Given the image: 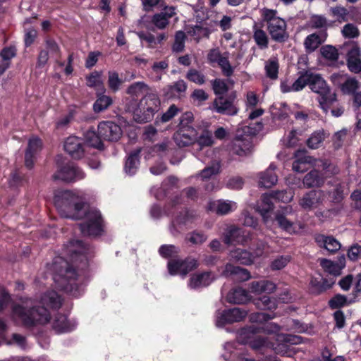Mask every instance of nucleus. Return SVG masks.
I'll use <instances>...</instances> for the list:
<instances>
[{
  "label": "nucleus",
  "instance_id": "1",
  "mask_svg": "<svg viewBox=\"0 0 361 361\" xmlns=\"http://www.w3.org/2000/svg\"><path fill=\"white\" fill-rule=\"evenodd\" d=\"M54 204L66 217L73 219H84L80 224L84 235H98L102 231V219L99 211L87 205L82 196L70 190L59 191L54 197Z\"/></svg>",
  "mask_w": 361,
  "mask_h": 361
},
{
  "label": "nucleus",
  "instance_id": "2",
  "mask_svg": "<svg viewBox=\"0 0 361 361\" xmlns=\"http://www.w3.org/2000/svg\"><path fill=\"white\" fill-rule=\"evenodd\" d=\"M39 304L41 305L30 307L26 302L25 306H14L13 317L19 319L27 326L36 324H45L50 321V313L44 305L52 309H58L61 305V298L56 292L48 291L43 295Z\"/></svg>",
  "mask_w": 361,
  "mask_h": 361
},
{
  "label": "nucleus",
  "instance_id": "3",
  "mask_svg": "<svg viewBox=\"0 0 361 361\" xmlns=\"http://www.w3.org/2000/svg\"><path fill=\"white\" fill-rule=\"evenodd\" d=\"M259 333V329L255 325H252L247 328L243 329L239 333L238 341L242 344H248L252 349L255 350H262L267 348H272L276 353L291 356L292 351L288 349L287 344H298L300 342V338L291 335H279L278 341L284 342L285 343H279L276 346L269 341L267 338L257 336Z\"/></svg>",
  "mask_w": 361,
  "mask_h": 361
},
{
  "label": "nucleus",
  "instance_id": "4",
  "mask_svg": "<svg viewBox=\"0 0 361 361\" xmlns=\"http://www.w3.org/2000/svg\"><path fill=\"white\" fill-rule=\"evenodd\" d=\"M161 99L154 92H147L135 105H130L128 110L131 111L133 119L140 123L150 122L161 109Z\"/></svg>",
  "mask_w": 361,
  "mask_h": 361
},
{
  "label": "nucleus",
  "instance_id": "5",
  "mask_svg": "<svg viewBox=\"0 0 361 361\" xmlns=\"http://www.w3.org/2000/svg\"><path fill=\"white\" fill-rule=\"evenodd\" d=\"M54 271V280L59 286L69 292L74 296H78L76 291L78 285L75 282L77 274L75 269H72L67 262L62 257H56L52 264Z\"/></svg>",
  "mask_w": 361,
  "mask_h": 361
},
{
  "label": "nucleus",
  "instance_id": "6",
  "mask_svg": "<svg viewBox=\"0 0 361 361\" xmlns=\"http://www.w3.org/2000/svg\"><path fill=\"white\" fill-rule=\"evenodd\" d=\"M261 16L273 40L283 42L288 38L286 22L278 16L276 10L264 8L261 10Z\"/></svg>",
  "mask_w": 361,
  "mask_h": 361
},
{
  "label": "nucleus",
  "instance_id": "7",
  "mask_svg": "<svg viewBox=\"0 0 361 361\" xmlns=\"http://www.w3.org/2000/svg\"><path fill=\"white\" fill-rule=\"evenodd\" d=\"M309 86L313 92L319 94V106L324 112H327L329 106L336 101V94L330 90L326 81L318 74L311 73Z\"/></svg>",
  "mask_w": 361,
  "mask_h": 361
},
{
  "label": "nucleus",
  "instance_id": "8",
  "mask_svg": "<svg viewBox=\"0 0 361 361\" xmlns=\"http://www.w3.org/2000/svg\"><path fill=\"white\" fill-rule=\"evenodd\" d=\"M291 215L297 216L293 207L287 205L281 207L275 213V220L278 226L284 231L294 234L303 228V225L298 221H293L289 218Z\"/></svg>",
  "mask_w": 361,
  "mask_h": 361
},
{
  "label": "nucleus",
  "instance_id": "9",
  "mask_svg": "<svg viewBox=\"0 0 361 361\" xmlns=\"http://www.w3.org/2000/svg\"><path fill=\"white\" fill-rule=\"evenodd\" d=\"M228 57V52L221 54L219 48L211 49L207 54L208 62L211 64L217 63L224 75L226 77L231 76L234 71V68L231 66Z\"/></svg>",
  "mask_w": 361,
  "mask_h": 361
},
{
  "label": "nucleus",
  "instance_id": "10",
  "mask_svg": "<svg viewBox=\"0 0 361 361\" xmlns=\"http://www.w3.org/2000/svg\"><path fill=\"white\" fill-rule=\"evenodd\" d=\"M325 198L323 190H313L305 193L298 200L300 207L305 211H311L322 204Z\"/></svg>",
  "mask_w": 361,
  "mask_h": 361
},
{
  "label": "nucleus",
  "instance_id": "11",
  "mask_svg": "<svg viewBox=\"0 0 361 361\" xmlns=\"http://www.w3.org/2000/svg\"><path fill=\"white\" fill-rule=\"evenodd\" d=\"M250 237L242 228L234 225H231L226 228L222 235V239L225 244L231 245H243L250 240Z\"/></svg>",
  "mask_w": 361,
  "mask_h": 361
},
{
  "label": "nucleus",
  "instance_id": "12",
  "mask_svg": "<svg viewBox=\"0 0 361 361\" xmlns=\"http://www.w3.org/2000/svg\"><path fill=\"white\" fill-rule=\"evenodd\" d=\"M198 266L196 259L188 258L185 260L173 259L168 263V269L171 275L180 274L185 276Z\"/></svg>",
  "mask_w": 361,
  "mask_h": 361
},
{
  "label": "nucleus",
  "instance_id": "13",
  "mask_svg": "<svg viewBox=\"0 0 361 361\" xmlns=\"http://www.w3.org/2000/svg\"><path fill=\"white\" fill-rule=\"evenodd\" d=\"M247 315V311L238 307L219 312L216 315V325L224 326L226 324L238 322L243 320Z\"/></svg>",
  "mask_w": 361,
  "mask_h": 361
},
{
  "label": "nucleus",
  "instance_id": "14",
  "mask_svg": "<svg viewBox=\"0 0 361 361\" xmlns=\"http://www.w3.org/2000/svg\"><path fill=\"white\" fill-rule=\"evenodd\" d=\"M87 252V248L80 240L71 241L64 248V254L69 257L72 262H77L78 260L85 262Z\"/></svg>",
  "mask_w": 361,
  "mask_h": 361
},
{
  "label": "nucleus",
  "instance_id": "15",
  "mask_svg": "<svg viewBox=\"0 0 361 361\" xmlns=\"http://www.w3.org/2000/svg\"><path fill=\"white\" fill-rule=\"evenodd\" d=\"M85 178V173L75 166L73 164H67L54 175V179H60L66 182L75 181Z\"/></svg>",
  "mask_w": 361,
  "mask_h": 361
},
{
  "label": "nucleus",
  "instance_id": "16",
  "mask_svg": "<svg viewBox=\"0 0 361 361\" xmlns=\"http://www.w3.org/2000/svg\"><path fill=\"white\" fill-rule=\"evenodd\" d=\"M173 138L179 147L188 146L195 142L197 131L192 126H182L174 134Z\"/></svg>",
  "mask_w": 361,
  "mask_h": 361
},
{
  "label": "nucleus",
  "instance_id": "17",
  "mask_svg": "<svg viewBox=\"0 0 361 361\" xmlns=\"http://www.w3.org/2000/svg\"><path fill=\"white\" fill-rule=\"evenodd\" d=\"M98 133L102 139L108 141H117L122 135L119 126L111 121H104L98 126Z\"/></svg>",
  "mask_w": 361,
  "mask_h": 361
},
{
  "label": "nucleus",
  "instance_id": "18",
  "mask_svg": "<svg viewBox=\"0 0 361 361\" xmlns=\"http://www.w3.org/2000/svg\"><path fill=\"white\" fill-rule=\"evenodd\" d=\"M64 149L75 159L82 158L85 151L82 140L75 136H70L66 140Z\"/></svg>",
  "mask_w": 361,
  "mask_h": 361
},
{
  "label": "nucleus",
  "instance_id": "19",
  "mask_svg": "<svg viewBox=\"0 0 361 361\" xmlns=\"http://www.w3.org/2000/svg\"><path fill=\"white\" fill-rule=\"evenodd\" d=\"M272 198L271 194H264L255 206L256 211L262 216L263 221L266 224L271 220V213L274 208Z\"/></svg>",
  "mask_w": 361,
  "mask_h": 361
},
{
  "label": "nucleus",
  "instance_id": "20",
  "mask_svg": "<svg viewBox=\"0 0 361 361\" xmlns=\"http://www.w3.org/2000/svg\"><path fill=\"white\" fill-rule=\"evenodd\" d=\"M207 208L209 211L223 216L235 211L237 209V204L231 200H218L209 201Z\"/></svg>",
  "mask_w": 361,
  "mask_h": 361
},
{
  "label": "nucleus",
  "instance_id": "21",
  "mask_svg": "<svg viewBox=\"0 0 361 361\" xmlns=\"http://www.w3.org/2000/svg\"><path fill=\"white\" fill-rule=\"evenodd\" d=\"M295 157L296 159L293 162L292 168L295 172L303 173L308 169L309 166H319L317 159L304 154L302 151H298Z\"/></svg>",
  "mask_w": 361,
  "mask_h": 361
},
{
  "label": "nucleus",
  "instance_id": "22",
  "mask_svg": "<svg viewBox=\"0 0 361 361\" xmlns=\"http://www.w3.org/2000/svg\"><path fill=\"white\" fill-rule=\"evenodd\" d=\"M42 148V140L37 137H32L28 141V145L25 154L26 167L31 169L34 165L36 155Z\"/></svg>",
  "mask_w": 361,
  "mask_h": 361
},
{
  "label": "nucleus",
  "instance_id": "23",
  "mask_svg": "<svg viewBox=\"0 0 361 361\" xmlns=\"http://www.w3.org/2000/svg\"><path fill=\"white\" fill-rule=\"evenodd\" d=\"M347 66L349 71L354 73L361 72V50L355 44L347 54Z\"/></svg>",
  "mask_w": 361,
  "mask_h": 361
},
{
  "label": "nucleus",
  "instance_id": "24",
  "mask_svg": "<svg viewBox=\"0 0 361 361\" xmlns=\"http://www.w3.org/2000/svg\"><path fill=\"white\" fill-rule=\"evenodd\" d=\"M214 109L216 112L228 116L235 115L238 109L233 102L224 97H219L214 102Z\"/></svg>",
  "mask_w": 361,
  "mask_h": 361
},
{
  "label": "nucleus",
  "instance_id": "25",
  "mask_svg": "<svg viewBox=\"0 0 361 361\" xmlns=\"http://www.w3.org/2000/svg\"><path fill=\"white\" fill-rule=\"evenodd\" d=\"M276 168L274 164H271L266 171L258 174L259 186L269 188L277 183L278 177L274 172Z\"/></svg>",
  "mask_w": 361,
  "mask_h": 361
},
{
  "label": "nucleus",
  "instance_id": "26",
  "mask_svg": "<svg viewBox=\"0 0 361 361\" xmlns=\"http://www.w3.org/2000/svg\"><path fill=\"white\" fill-rule=\"evenodd\" d=\"M315 240L319 246L325 248L330 252H336L341 247L340 242L334 237L319 234L316 235Z\"/></svg>",
  "mask_w": 361,
  "mask_h": 361
},
{
  "label": "nucleus",
  "instance_id": "27",
  "mask_svg": "<svg viewBox=\"0 0 361 361\" xmlns=\"http://www.w3.org/2000/svg\"><path fill=\"white\" fill-rule=\"evenodd\" d=\"M214 280V275L210 272H204L192 275L188 283L191 288H199L209 286Z\"/></svg>",
  "mask_w": 361,
  "mask_h": 361
},
{
  "label": "nucleus",
  "instance_id": "28",
  "mask_svg": "<svg viewBox=\"0 0 361 361\" xmlns=\"http://www.w3.org/2000/svg\"><path fill=\"white\" fill-rule=\"evenodd\" d=\"M326 36L327 35L324 32L313 33L308 35L304 41V46L306 51L312 52L316 50L319 46L326 40Z\"/></svg>",
  "mask_w": 361,
  "mask_h": 361
},
{
  "label": "nucleus",
  "instance_id": "29",
  "mask_svg": "<svg viewBox=\"0 0 361 361\" xmlns=\"http://www.w3.org/2000/svg\"><path fill=\"white\" fill-rule=\"evenodd\" d=\"M325 180L323 174L317 170H312L306 174L303 178V184L305 188H310L313 187L322 186Z\"/></svg>",
  "mask_w": 361,
  "mask_h": 361
},
{
  "label": "nucleus",
  "instance_id": "30",
  "mask_svg": "<svg viewBox=\"0 0 361 361\" xmlns=\"http://www.w3.org/2000/svg\"><path fill=\"white\" fill-rule=\"evenodd\" d=\"M229 256L231 260L245 265L252 264L254 260L252 254L250 253L246 250L240 248H235L231 250Z\"/></svg>",
  "mask_w": 361,
  "mask_h": 361
},
{
  "label": "nucleus",
  "instance_id": "31",
  "mask_svg": "<svg viewBox=\"0 0 361 361\" xmlns=\"http://www.w3.org/2000/svg\"><path fill=\"white\" fill-rule=\"evenodd\" d=\"M225 276H235L236 279L240 281H247L250 278V273L245 269L239 267H235L231 264H227L223 271Z\"/></svg>",
  "mask_w": 361,
  "mask_h": 361
},
{
  "label": "nucleus",
  "instance_id": "32",
  "mask_svg": "<svg viewBox=\"0 0 361 361\" xmlns=\"http://www.w3.org/2000/svg\"><path fill=\"white\" fill-rule=\"evenodd\" d=\"M187 90V84L183 80H179L164 90V94L168 98L179 97Z\"/></svg>",
  "mask_w": 361,
  "mask_h": 361
},
{
  "label": "nucleus",
  "instance_id": "33",
  "mask_svg": "<svg viewBox=\"0 0 361 361\" xmlns=\"http://www.w3.org/2000/svg\"><path fill=\"white\" fill-rule=\"evenodd\" d=\"M54 329L59 333L70 331L74 329L75 325L67 320L63 314H57L52 324Z\"/></svg>",
  "mask_w": 361,
  "mask_h": 361
},
{
  "label": "nucleus",
  "instance_id": "34",
  "mask_svg": "<svg viewBox=\"0 0 361 361\" xmlns=\"http://www.w3.org/2000/svg\"><path fill=\"white\" fill-rule=\"evenodd\" d=\"M226 300L231 303H245L249 300V295L245 289L237 288L228 293Z\"/></svg>",
  "mask_w": 361,
  "mask_h": 361
},
{
  "label": "nucleus",
  "instance_id": "35",
  "mask_svg": "<svg viewBox=\"0 0 361 361\" xmlns=\"http://www.w3.org/2000/svg\"><path fill=\"white\" fill-rule=\"evenodd\" d=\"M102 73L99 71H94L87 76V85L90 87H93L97 91H101L102 93L105 92V88L103 85L102 79Z\"/></svg>",
  "mask_w": 361,
  "mask_h": 361
},
{
  "label": "nucleus",
  "instance_id": "36",
  "mask_svg": "<svg viewBox=\"0 0 361 361\" xmlns=\"http://www.w3.org/2000/svg\"><path fill=\"white\" fill-rule=\"evenodd\" d=\"M251 143L247 140L237 138L233 142V151L240 157L247 156L251 152Z\"/></svg>",
  "mask_w": 361,
  "mask_h": 361
},
{
  "label": "nucleus",
  "instance_id": "37",
  "mask_svg": "<svg viewBox=\"0 0 361 361\" xmlns=\"http://www.w3.org/2000/svg\"><path fill=\"white\" fill-rule=\"evenodd\" d=\"M325 137L326 135L324 130H316L307 140V145L312 149H318L325 140Z\"/></svg>",
  "mask_w": 361,
  "mask_h": 361
},
{
  "label": "nucleus",
  "instance_id": "38",
  "mask_svg": "<svg viewBox=\"0 0 361 361\" xmlns=\"http://www.w3.org/2000/svg\"><path fill=\"white\" fill-rule=\"evenodd\" d=\"M254 303L257 308L261 310H271L276 309L277 307L276 299L267 295H263L255 299Z\"/></svg>",
  "mask_w": 361,
  "mask_h": 361
},
{
  "label": "nucleus",
  "instance_id": "39",
  "mask_svg": "<svg viewBox=\"0 0 361 361\" xmlns=\"http://www.w3.org/2000/svg\"><path fill=\"white\" fill-rule=\"evenodd\" d=\"M279 61L275 57L271 58L265 62L264 69L266 75L271 79H276L279 73Z\"/></svg>",
  "mask_w": 361,
  "mask_h": 361
},
{
  "label": "nucleus",
  "instance_id": "40",
  "mask_svg": "<svg viewBox=\"0 0 361 361\" xmlns=\"http://www.w3.org/2000/svg\"><path fill=\"white\" fill-rule=\"evenodd\" d=\"M98 97L93 105L94 112L99 113L109 108L112 104V99L107 95L97 93Z\"/></svg>",
  "mask_w": 361,
  "mask_h": 361
},
{
  "label": "nucleus",
  "instance_id": "41",
  "mask_svg": "<svg viewBox=\"0 0 361 361\" xmlns=\"http://www.w3.org/2000/svg\"><path fill=\"white\" fill-rule=\"evenodd\" d=\"M149 87L144 82H135L126 90V93L133 97H138L143 92H149Z\"/></svg>",
  "mask_w": 361,
  "mask_h": 361
},
{
  "label": "nucleus",
  "instance_id": "42",
  "mask_svg": "<svg viewBox=\"0 0 361 361\" xmlns=\"http://www.w3.org/2000/svg\"><path fill=\"white\" fill-rule=\"evenodd\" d=\"M317 164H319V166L317 167L322 168V169L323 173H322V174H323V176L326 175L324 177L325 178L339 173V169L338 166L327 160L319 159L317 160Z\"/></svg>",
  "mask_w": 361,
  "mask_h": 361
},
{
  "label": "nucleus",
  "instance_id": "43",
  "mask_svg": "<svg viewBox=\"0 0 361 361\" xmlns=\"http://www.w3.org/2000/svg\"><path fill=\"white\" fill-rule=\"evenodd\" d=\"M168 68L169 62L166 60L154 62L152 66V71L154 74V80L156 81L161 80L162 75L166 73Z\"/></svg>",
  "mask_w": 361,
  "mask_h": 361
},
{
  "label": "nucleus",
  "instance_id": "44",
  "mask_svg": "<svg viewBox=\"0 0 361 361\" xmlns=\"http://www.w3.org/2000/svg\"><path fill=\"white\" fill-rule=\"evenodd\" d=\"M320 265L326 272L334 276L340 275L341 273V269L343 267L326 259H322L320 260Z\"/></svg>",
  "mask_w": 361,
  "mask_h": 361
},
{
  "label": "nucleus",
  "instance_id": "45",
  "mask_svg": "<svg viewBox=\"0 0 361 361\" xmlns=\"http://www.w3.org/2000/svg\"><path fill=\"white\" fill-rule=\"evenodd\" d=\"M221 171V164L219 161H215L210 166L201 171L200 176L202 180H207L213 176L217 175Z\"/></svg>",
  "mask_w": 361,
  "mask_h": 361
},
{
  "label": "nucleus",
  "instance_id": "46",
  "mask_svg": "<svg viewBox=\"0 0 361 361\" xmlns=\"http://www.w3.org/2000/svg\"><path fill=\"white\" fill-rule=\"evenodd\" d=\"M179 112V109L174 104L171 105L167 111L158 116L155 120V125H159L161 123H166L174 118Z\"/></svg>",
  "mask_w": 361,
  "mask_h": 361
},
{
  "label": "nucleus",
  "instance_id": "47",
  "mask_svg": "<svg viewBox=\"0 0 361 361\" xmlns=\"http://www.w3.org/2000/svg\"><path fill=\"white\" fill-rule=\"evenodd\" d=\"M85 140L88 145L102 149L103 147V144L102 142V137H100L99 134H96L94 130H89L85 133Z\"/></svg>",
  "mask_w": 361,
  "mask_h": 361
},
{
  "label": "nucleus",
  "instance_id": "48",
  "mask_svg": "<svg viewBox=\"0 0 361 361\" xmlns=\"http://www.w3.org/2000/svg\"><path fill=\"white\" fill-rule=\"evenodd\" d=\"M139 165L138 154H131L127 159L125 164V171L128 175H133L137 170Z\"/></svg>",
  "mask_w": 361,
  "mask_h": 361
},
{
  "label": "nucleus",
  "instance_id": "49",
  "mask_svg": "<svg viewBox=\"0 0 361 361\" xmlns=\"http://www.w3.org/2000/svg\"><path fill=\"white\" fill-rule=\"evenodd\" d=\"M253 38L261 49H265L268 47V37L266 32L256 26L254 27Z\"/></svg>",
  "mask_w": 361,
  "mask_h": 361
},
{
  "label": "nucleus",
  "instance_id": "50",
  "mask_svg": "<svg viewBox=\"0 0 361 361\" xmlns=\"http://www.w3.org/2000/svg\"><path fill=\"white\" fill-rule=\"evenodd\" d=\"M341 88L345 94H353L360 88V83L355 78H349L341 85Z\"/></svg>",
  "mask_w": 361,
  "mask_h": 361
},
{
  "label": "nucleus",
  "instance_id": "51",
  "mask_svg": "<svg viewBox=\"0 0 361 361\" xmlns=\"http://www.w3.org/2000/svg\"><path fill=\"white\" fill-rule=\"evenodd\" d=\"M311 73L306 72L302 74L293 84L292 90L293 92H298L302 90L307 85H309Z\"/></svg>",
  "mask_w": 361,
  "mask_h": 361
},
{
  "label": "nucleus",
  "instance_id": "52",
  "mask_svg": "<svg viewBox=\"0 0 361 361\" xmlns=\"http://www.w3.org/2000/svg\"><path fill=\"white\" fill-rule=\"evenodd\" d=\"M185 239L192 245H201L207 240V236L203 232L195 231L189 233Z\"/></svg>",
  "mask_w": 361,
  "mask_h": 361
},
{
  "label": "nucleus",
  "instance_id": "53",
  "mask_svg": "<svg viewBox=\"0 0 361 361\" xmlns=\"http://www.w3.org/2000/svg\"><path fill=\"white\" fill-rule=\"evenodd\" d=\"M122 80L119 78L118 73L116 71H109L108 73V85L109 87L113 91L116 92L118 90Z\"/></svg>",
  "mask_w": 361,
  "mask_h": 361
},
{
  "label": "nucleus",
  "instance_id": "54",
  "mask_svg": "<svg viewBox=\"0 0 361 361\" xmlns=\"http://www.w3.org/2000/svg\"><path fill=\"white\" fill-rule=\"evenodd\" d=\"M43 50H47L49 55L53 57H59L61 56V49L58 44L51 39H47L45 41Z\"/></svg>",
  "mask_w": 361,
  "mask_h": 361
},
{
  "label": "nucleus",
  "instance_id": "55",
  "mask_svg": "<svg viewBox=\"0 0 361 361\" xmlns=\"http://www.w3.org/2000/svg\"><path fill=\"white\" fill-rule=\"evenodd\" d=\"M186 78L190 81L196 83L199 85H203L205 82V76L201 72L196 69H190L187 74Z\"/></svg>",
  "mask_w": 361,
  "mask_h": 361
},
{
  "label": "nucleus",
  "instance_id": "56",
  "mask_svg": "<svg viewBox=\"0 0 361 361\" xmlns=\"http://www.w3.org/2000/svg\"><path fill=\"white\" fill-rule=\"evenodd\" d=\"M321 54L322 56L325 59L335 61L338 58V53L337 49L331 45H326L321 48L320 49Z\"/></svg>",
  "mask_w": 361,
  "mask_h": 361
},
{
  "label": "nucleus",
  "instance_id": "57",
  "mask_svg": "<svg viewBox=\"0 0 361 361\" xmlns=\"http://www.w3.org/2000/svg\"><path fill=\"white\" fill-rule=\"evenodd\" d=\"M185 34L183 31H178L175 35V41L173 44V51L175 52H180L183 51L185 47Z\"/></svg>",
  "mask_w": 361,
  "mask_h": 361
},
{
  "label": "nucleus",
  "instance_id": "58",
  "mask_svg": "<svg viewBox=\"0 0 361 361\" xmlns=\"http://www.w3.org/2000/svg\"><path fill=\"white\" fill-rule=\"evenodd\" d=\"M273 198L282 202H290L294 197V193L291 190L276 191L271 194Z\"/></svg>",
  "mask_w": 361,
  "mask_h": 361
},
{
  "label": "nucleus",
  "instance_id": "59",
  "mask_svg": "<svg viewBox=\"0 0 361 361\" xmlns=\"http://www.w3.org/2000/svg\"><path fill=\"white\" fill-rule=\"evenodd\" d=\"M290 260V257L288 255L279 256L271 262V269L272 270H280L284 268Z\"/></svg>",
  "mask_w": 361,
  "mask_h": 361
},
{
  "label": "nucleus",
  "instance_id": "60",
  "mask_svg": "<svg viewBox=\"0 0 361 361\" xmlns=\"http://www.w3.org/2000/svg\"><path fill=\"white\" fill-rule=\"evenodd\" d=\"M200 147H209L213 144L212 133L209 131H204L200 136L197 135L195 141Z\"/></svg>",
  "mask_w": 361,
  "mask_h": 361
},
{
  "label": "nucleus",
  "instance_id": "61",
  "mask_svg": "<svg viewBox=\"0 0 361 361\" xmlns=\"http://www.w3.org/2000/svg\"><path fill=\"white\" fill-rule=\"evenodd\" d=\"M212 89L216 94H223L228 90L226 83L221 79H215L212 81Z\"/></svg>",
  "mask_w": 361,
  "mask_h": 361
},
{
  "label": "nucleus",
  "instance_id": "62",
  "mask_svg": "<svg viewBox=\"0 0 361 361\" xmlns=\"http://www.w3.org/2000/svg\"><path fill=\"white\" fill-rule=\"evenodd\" d=\"M342 34L346 38H355L359 36L360 32L355 25L348 23L343 27Z\"/></svg>",
  "mask_w": 361,
  "mask_h": 361
},
{
  "label": "nucleus",
  "instance_id": "63",
  "mask_svg": "<svg viewBox=\"0 0 361 361\" xmlns=\"http://www.w3.org/2000/svg\"><path fill=\"white\" fill-rule=\"evenodd\" d=\"M331 11L334 17L339 21H346L349 14L348 10L343 6H336L331 8Z\"/></svg>",
  "mask_w": 361,
  "mask_h": 361
},
{
  "label": "nucleus",
  "instance_id": "64",
  "mask_svg": "<svg viewBox=\"0 0 361 361\" xmlns=\"http://www.w3.org/2000/svg\"><path fill=\"white\" fill-rule=\"evenodd\" d=\"M152 22L159 30L164 29L169 23V21L164 17V15L161 13L154 15Z\"/></svg>",
  "mask_w": 361,
  "mask_h": 361
}]
</instances>
